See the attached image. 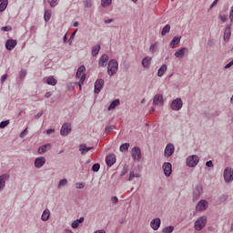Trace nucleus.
<instances>
[{"label": "nucleus", "mask_w": 233, "mask_h": 233, "mask_svg": "<svg viewBox=\"0 0 233 233\" xmlns=\"http://www.w3.org/2000/svg\"><path fill=\"white\" fill-rule=\"evenodd\" d=\"M105 86V80L99 78L95 82V94H99L101 90H103V87Z\"/></svg>", "instance_id": "13"}, {"label": "nucleus", "mask_w": 233, "mask_h": 233, "mask_svg": "<svg viewBox=\"0 0 233 233\" xmlns=\"http://www.w3.org/2000/svg\"><path fill=\"white\" fill-rule=\"evenodd\" d=\"M181 43V36H174L171 42L169 43L170 48H176L177 45Z\"/></svg>", "instance_id": "23"}, {"label": "nucleus", "mask_w": 233, "mask_h": 233, "mask_svg": "<svg viewBox=\"0 0 233 233\" xmlns=\"http://www.w3.org/2000/svg\"><path fill=\"white\" fill-rule=\"evenodd\" d=\"M163 233H173L174 232V227L172 226H168L167 228H165L163 230H162Z\"/></svg>", "instance_id": "42"}, {"label": "nucleus", "mask_w": 233, "mask_h": 233, "mask_svg": "<svg viewBox=\"0 0 233 233\" xmlns=\"http://www.w3.org/2000/svg\"><path fill=\"white\" fill-rule=\"evenodd\" d=\"M54 132H56L55 129H47V130H46V134H47L48 136H50V134H54Z\"/></svg>", "instance_id": "59"}, {"label": "nucleus", "mask_w": 233, "mask_h": 233, "mask_svg": "<svg viewBox=\"0 0 233 233\" xmlns=\"http://www.w3.org/2000/svg\"><path fill=\"white\" fill-rule=\"evenodd\" d=\"M131 156L135 161H141V148L134 147L131 150Z\"/></svg>", "instance_id": "9"}, {"label": "nucleus", "mask_w": 233, "mask_h": 233, "mask_svg": "<svg viewBox=\"0 0 233 233\" xmlns=\"http://www.w3.org/2000/svg\"><path fill=\"white\" fill-rule=\"evenodd\" d=\"M175 151H176V147H174V144L172 143L167 144L164 151L165 157H170Z\"/></svg>", "instance_id": "10"}, {"label": "nucleus", "mask_w": 233, "mask_h": 233, "mask_svg": "<svg viewBox=\"0 0 233 233\" xmlns=\"http://www.w3.org/2000/svg\"><path fill=\"white\" fill-rule=\"evenodd\" d=\"M129 147H130V144H128V143L122 144L119 147V150H120V152H127V151H128Z\"/></svg>", "instance_id": "37"}, {"label": "nucleus", "mask_w": 233, "mask_h": 233, "mask_svg": "<svg viewBox=\"0 0 233 233\" xmlns=\"http://www.w3.org/2000/svg\"><path fill=\"white\" fill-rule=\"evenodd\" d=\"M230 103H231V105H233V95L230 97Z\"/></svg>", "instance_id": "64"}, {"label": "nucleus", "mask_w": 233, "mask_h": 233, "mask_svg": "<svg viewBox=\"0 0 233 233\" xmlns=\"http://www.w3.org/2000/svg\"><path fill=\"white\" fill-rule=\"evenodd\" d=\"M8 179H10V175L8 174H3L0 176V192L5 190Z\"/></svg>", "instance_id": "11"}, {"label": "nucleus", "mask_w": 233, "mask_h": 233, "mask_svg": "<svg viewBox=\"0 0 233 233\" xmlns=\"http://www.w3.org/2000/svg\"><path fill=\"white\" fill-rule=\"evenodd\" d=\"M58 1L59 0H47V3H49L51 8H54L59 4Z\"/></svg>", "instance_id": "43"}, {"label": "nucleus", "mask_w": 233, "mask_h": 233, "mask_svg": "<svg viewBox=\"0 0 233 233\" xmlns=\"http://www.w3.org/2000/svg\"><path fill=\"white\" fill-rule=\"evenodd\" d=\"M165 101L163 100V95L157 94L153 98V105L155 106H163Z\"/></svg>", "instance_id": "14"}, {"label": "nucleus", "mask_w": 233, "mask_h": 233, "mask_svg": "<svg viewBox=\"0 0 233 233\" xmlns=\"http://www.w3.org/2000/svg\"><path fill=\"white\" fill-rule=\"evenodd\" d=\"M47 85H51V86H56L57 85V79H55L54 76H49L46 79Z\"/></svg>", "instance_id": "31"}, {"label": "nucleus", "mask_w": 233, "mask_h": 233, "mask_svg": "<svg viewBox=\"0 0 233 233\" xmlns=\"http://www.w3.org/2000/svg\"><path fill=\"white\" fill-rule=\"evenodd\" d=\"M165 72H167V65L164 64L158 69L157 76L158 77H163V76H165Z\"/></svg>", "instance_id": "30"}, {"label": "nucleus", "mask_w": 233, "mask_h": 233, "mask_svg": "<svg viewBox=\"0 0 233 233\" xmlns=\"http://www.w3.org/2000/svg\"><path fill=\"white\" fill-rule=\"evenodd\" d=\"M166 177L172 176V164L170 162H165L162 166Z\"/></svg>", "instance_id": "12"}, {"label": "nucleus", "mask_w": 233, "mask_h": 233, "mask_svg": "<svg viewBox=\"0 0 233 233\" xmlns=\"http://www.w3.org/2000/svg\"><path fill=\"white\" fill-rule=\"evenodd\" d=\"M207 221H208L207 216L199 217L195 221V226H194L195 230H198L199 232L202 229H204L205 227H207Z\"/></svg>", "instance_id": "3"}, {"label": "nucleus", "mask_w": 233, "mask_h": 233, "mask_svg": "<svg viewBox=\"0 0 233 233\" xmlns=\"http://www.w3.org/2000/svg\"><path fill=\"white\" fill-rule=\"evenodd\" d=\"M106 63H108V55L104 54L100 56L98 65L99 66H102V68H105V66H106Z\"/></svg>", "instance_id": "21"}, {"label": "nucleus", "mask_w": 233, "mask_h": 233, "mask_svg": "<svg viewBox=\"0 0 233 233\" xmlns=\"http://www.w3.org/2000/svg\"><path fill=\"white\" fill-rule=\"evenodd\" d=\"M50 17H52V11L45 10L44 20L46 21V23H48V21H50Z\"/></svg>", "instance_id": "34"}, {"label": "nucleus", "mask_w": 233, "mask_h": 233, "mask_svg": "<svg viewBox=\"0 0 233 233\" xmlns=\"http://www.w3.org/2000/svg\"><path fill=\"white\" fill-rule=\"evenodd\" d=\"M1 30L2 32H10V30H12V27L10 25L3 26Z\"/></svg>", "instance_id": "49"}, {"label": "nucleus", "mask_w": 233, "mask_h": 233, "mask_svg": "<svg viewBox=\"0 0 233 233\" xmlns=\"http://www.w3.org/2000/svg\"><path fill=\"white\" fill-rule=\"evenodd\" d=\"M158 46H159V43H157V42L152 44V45L149 46V52H150L151 54H156V52L157 51Z\"/></svg>", "instance_id": "32"}, {"label": "nucleus", "mask_w": 233, "mask_h": 233, "mask_svg": "<svg viewBox=\"0 0 233 233\" xmlns=\"http://www.w3.org/2000/svg\"><path fill=\"white\" fill-rule=\"evenodd\" d=\"M94 233H106L104 229L96 230Z\"/></svg>", "instance_id": "61"}, {"label": "nucleus", "mask_w": 233, "mask_h": 233, "mask_svg": "<svg viewBox=\"0 0 233 233\" xmlns=\"http://www.w3.org/2000/svg\"><path fill=\"white\" fill-rule=\"evenodd\" d=\"M170 108L175 112H179L183 108V100L181 98L174 99L170 104Z\"/></svg>", "instance_id": "6"}, {"label": "nucleus", "mask_w": 233, "mask_h": 233, "mask_svg": "<svg viewBox=\"0 0 233 233\" xmlns=\"http://www.w3.org/2000/svg\"><path fill=\"white\" fill-rule=\"evenodd\" d=\"M232 66H233V60L230 61L228 64H227V65L224 66V68H225L226 70H228V68H230Z\"/></svg>", "instance_id": "53"}, {"label": "nucleus", "mask_w": 233, "mask_h": 233, "mask_svg": "<svg viewBox=\"0 0 233 233\" xmlns=\"http://www.w3.org/2000/svg\"><path fill=\"white\" fill-rule=\"evenodd\" d=\"M28 128L24 129L21 133H20V137L23 139V137H25V136H26V134H28Z\"/></svg>", "instance_id": "50"}, {"label": "nucleus", "mask_w": 233, "mask_h": 233, "mask_svg": "<svg viewBox=\"0 0 233 233\" xmlns=\"http://www.w3.org/2000/svg\"><path fill=\"white\" fill-rule=\"evenodd\" d=\"M114 128H116V127H114V126L106 127L105 129L106 134H108V132H112V130H114Z\"/></svg>", "instance_id": "47"}, {"label": "nucleus", "mask_w": 233, "mask_h": 233, "mask_svg": "<svg viewBox=\"0 0 233 233\" xmlns=\"http://www.w3.org/2000/svg\"><path fill=\"white\" fill-rule=\"evenodd\" d=\"M219 19H220V21H222V23H225V21H227V15H219Z\"/></svg>", "instance_id": "54"}, {"label": "nucleus", "mask_w": 233, "mask_h": 233, "mask_svg": "<svg viewBox=\"0 0 233 233\" xmlns=\"http://www.w3.org/2000/svg\"><path fill=\"white\" fill-rule=\"evenodd\" d=\"M208 208V201L202 199L198 202L196 205L197 212H205Z\"/></svg>", "instance_id": "7"}, {"label": "nucleus", "mask_w": 233, "mask_h": 233, "mask_svg": "<svg viewBox=\"0 0 233 233\" xmlns=\"http://www.w3.org/2000/svg\"><path fill=\"white\" fill-rule=\"evenodd\" d=\"M141 65L143 68L148 70V68H150V66L152 65V58L150 56H145L142 59Z\"/></svg>", "instance_id": "18"}, {"label": "nucleus", "mask_w": 233, "mask_h": 233, "mask_svg": "<svg viewBox=\"0 0 233 233\" xmlns=\"http://www.w3.org/2000/svg\"><path fill=\"white\" fill-rule=\"evenodd\" d=\"M116 106H119V99H115L114 101H112L107 110H114Z\"/></svg>", "instance_id": "33"}, {"label": "nucleus", "mask_w": 233, "mask_h": 233, "mask_svg": "<svg viewBox=\"0 0 233 233\" xmlns=\"http://www.w3.org/2000/svg\"><path fill=\"white\" fill-rule=\"evenodd\" d=\"M43 116V111L38 112L35 116V119H39V117H41Z\"/></svg>", "instance_id": "56"}, {"label": "nucleus", "mask_w": 233, "mask_h": 233, "mask_svg": "<svg viewBox=\"0 0 233 233\" xmlns=\"http://www.w3.org/2000/svg\"><path fill=\"white\" fill-rule=\"evenodd\" d=\"M150 227L153 230H159L161 227V218H157L151 220Z\"/></svg>", "instance_id": "17"}, {"label": "nucleus", "mask_w": 233, "mask_h": 233, "mask_svg": "<svg viewBox=\"0 0 233 233\" xmlns=\"http://www.w3.org/2000/svg\"><path fill=\"white\" fill-rule=\"evenodd\" d=\"M83 4L86 8H92L94 2H92V0H83Z\"/></svg>", "instance_id": "40"}, {"label": "nucleus", "mask_w": 233, "mask_h": 233, "mask_svg": "<svg viewBox=\"0 0 233 233\" xmlns=\"http://www.w3.org/2000/svg\"><path fill=\"white\" fill-rule=\"evenodd\" d=\"M186 163L187 167L194 168V167H198V163H199V157H198V155H191L187 157Z\"/></svg>", "instance_id": "4"}, {"label": "nucleus", "mask_w": 233, "mask_h": 233, "mask_svg": "<svg viewBox=\"0 0 233 233\" xmlns=\"http://www.w3.org/2000/svg\"><path fill=\"white\" fill-rule=\"evenodd\" d=\"M106 167H112L116 164V156L114 154H109L106 157Z\"/></svg>", "instance_id": "19"}, {"label": "nucleus", "mask_w": 233, "mask_h": 233, "mask_svg": "<svg viewBox=\"0 0 233 233\" xmlns=\"http://www.w3.org/2000/svg\"><path fill=\"white\" fill-rule=\"evenodd\" d=\"M17 46V41L14 39H9L5 42L6 50H14Z\"/></svg>", "instance_id": "20"}, {"label": "nucleus", "mask_w": 233, "mask_h": 233, "mask_svg": "<svg viewBox=\"0 0 233 233\" xmlns=\"http://www.w3.org/2000/svg\"><path fill=\"white\" fill-rule=\"evenodd\" d=\"M206 167H208V168H212V167H214V163L212 162V160L206 162Z\"/></svg>", "instance_id": "52"}, {"label": "nucleus", "mask_w": 233, "mask_h": 233, "mask_svg": "<svg viewBox=\"0 0 233 233\" xmlns=\"http://www.w3.org/2000/svg\"><path fill=\"white\" fill-rule=\"evenodd\" d=\"M84 221H85V218H83V217L73 221L71 224L72 228H77L79 227V225H81V223H83Z\"/></svg>", "instance_id": "28"}, {"label": "nucleus", "mask_w": 233, "mask_h": 233, "mask_svg": "<svg viewBox=\"0 0 233 233\" xmlns=\"http://www.w3.org/2000/svg\"><path fill=\"white\" fill-rule=\"evenodd\" d=\"M99 50H101V45H96L92 47L91 54L93 57H96L97 54H99Z\"/></svg>", "instance_id": "29"}, {"label": "nucleus", "mask_w": 233, "mask_h": 233, "mask_svg": "<svg viewBox=\"0 0 233 233\" xmlns=\"http://www.w3.org/2000/svg\"><path fill=\"white\" fill-rule=\"evenodd\" d=\"M73 26H75V27L79 26V22H75V23L73 24Z\"/></svg>", "instance_id": "63"}, {"label": "nucleus", "mask_w": 233, "mask_h": 233, "mask_svg": "<svg viewBox=\"0 0 233 233\" xmlns=\"http://www.w3.org/2000/svg\"><path fill=\"white\" fill-rule=\"evenodd\" d=\"M10 125V120H5L0 123V128H6Z\"/></svg>", "instance_id": "45"}, {"label": "nucleus", "mask_w": 233, "mask_h": 233, "mask_svg": "<svg viewBox=\"0 0 233 233\" xmlns=\"http://www.w3.org/2000/svg\"><path fill=\"white\" fill-rule=\"evenodd\" d=\"M8 6V0H5L4 2L0 3V12H5L6 7Z\"/></svg>", "instance_id": "36"}, {"label": "nucleus", "mask_w": 233, "mask_h": 233, "mask_svg": "<svg viewBox=\"0 0 233 233\" xmlns=\"http://www.w3.org/2000/svg\"><path fill=\"white\" fill-rule=\"evenodd\" d=\"M119 69V64L117 60L111 59L107 64V74L112 77V76H116L117 74V70Z\"/></svg>", "instance_id": "1"}, {"label": "nucleus", "mask_w": 233, "mask_h": 233, "mask_svg": "<svg viewBox=\"0 0 233 233\" xmlns=\"http://www.w3.org/2000/svg\"><path fill=\"white\" fill-rule=\"evenodd\" d=\"M45 97H46V98L52 97V92H46V93L45 94Z\"/></svg>", "instance_id": "60"}, {"label": "nucleus", "mask_w": 233, "mask_h": 233, "mask_svg": "<svg viewBox=\"0 0 233 233\" xmlns=\"http://www.w3.org/2000/svg\"><path fill=\"white\" fill-rule=\"evenodd\" d=\"M111 201H112V203H114L115 205H117V203H119V198H117V197H112V198H111Z\"/></svg>", "instance_id": "51"}, {"label": "nucleus", "mask_w": 233, "mask_h": 233, "mask_svg": "<svg viewBox=\"0 0 233 233\" xmlns=\"http://www.w3.org/2000/svg\"><path fill=\"white\" fill-rule=\"evenodd\" d=\"M68 185V180L66 178H63L58 183V188H61L62 187H66Z\"/></svg>", "instance_id": "41"}, {"label": "nucleus", "mask_w": 233, "mask_h": 233, "mask_svg": "<svg viewBox=\"0 0 233 233\" xmlns=\"http://www.w3.org/2000/svg\"><path fill=\"white\" fill-rule=\"evenodd\" d=\"M65 233H74V231L72 229H65Z\"/></svg>", "instance_id": "62"}, {"label": "nucleus", "mask_w": 233, "mask_h": 233, "mask_svg": "<svg viewBox=\"0 0 233 233\" xmlns=\"http://www.w3.org/2000/svg\"><path fill=\"white\" fill-rule=\"evenodd\" d=\"M134 177H141V175H139V173H134V171H131L129 173V178H128V181H133L134 180Z\"/></svg>", "instance_id": "39"}, {"label": "nucleus", "mask_w": 233, "mask_h": 233, "mask_svg": "<svg viewBox=\"0 0 233 233\" xmlns=\"http://www.w3.org/2000/svg\"><path fill=\"white\" fill-rule=\"evenodd\" d=\"M7 78H8V75H6V74L3 75L1 77V82L3 83Z\"/></svg>", "instance_id": "57"}, {"label": "nucleus", "mask_w": 233, "mask_h": 233, "mask_svg": "<svg viewBox=\"0 0 233 233\" xmlns=\"http://www.w3.org/2000/svg\"><path fill=\"white\" fill-rule=\"evenodd\" d=\"M225 183H232L233 181V169L232 167H226L223 172Z\"/></svg>", "instance_id": "5"}, {"label": "nucleus", "mask_w": 233, "mask_h": 233, "mask_svg": "<svg viewBox=\"0 0 233 233\" xmlns=\"http://www.w3.org/2000/svg\"><path fill=\"white\" fill-rule=\"evenodd\" d=\"M25 76H26V70L22 69V70L20 71V73H19V77H20V79H23V78H25Z\"/></svg>", "instance_id": "46"}, {"label": "nucleus", "mask_w": 233, "mask_h": 233, "mask_svg": "<svg viewBox=\"0 0 233 233\" xmlns=\"http://www.w3.org/2000/svg\"><path fill=\"white\" fill-rule=\"evenodd\" d=\"M170 32V25H166L162 31H161V35H165L166 34H168Z\"/></svg>", "instance_id": "38"}, {"label": "nucleus", "mask_w": 233, "mask_h": 233, "mask_svg": "<svg viewBox=\"0 0 233 233\" xmlns=\"http://www.w3.org/2000/svg\"><path fill=\"white\" fill-rule=\"evenodd\" d=\"M186 54H188V48L181 47L175 52V57H177V59H183Z\"/></svg>", "instance_id": "15"}, {"label": "nucleus", "mask_w": 233, "mask_h": 233, "mask_svg": "<svg viewBox=\"0 0 233 233\" xmlns=\"http://www.w3.org/2000/svg\"><path fill=\"white\" fill-rule=\"evenodd\" d=\"M70 132H72V125H70V123L63 124L60 129V135L66 137V136H68Z\"/></svg>", "instance_id": "8"}, {"label": "nucleus", "mask_w": 233, "mask_h": 233, "mask_svg": "<svg viewBox=\"0 0 233 233\" xmlns=\"http://www.w3.org/2000/svg\"><path fill=\"white\" fill-rule=\"evenodd\" d=\"M86 70V67H85V66H81L78 67L76 71V79H79L78 86L80 90H81V85H85V80L86 79V74H85Z\"/></svg>", "instance_id": "2"}, {"label": "nucleus", "mask_w": 233, "mask_h": 233, "mask_svg": "<svg viewBox=\"0 0 233 233\" xmlns=\"http://www.w3.org/2000/svg\"><path fill=\"white\" fill-rule=\"evenodd\" d=\"M102 8H108V6H112V0H101Z\"/></svg>", "instance_id": "35"}, {"label": "nucleus", "mask_w": 233, "mask_h": 233, "mask_svg": "<svg viewBox=\"0 0 233 233\" xmlns=\"http://www.w3.org/2000/svg\"><path fill=\"white\" fill-rule=\"evenodd\" d=\"M219 0H214V2L211 4V5H210V8H214V6H216L217 5H218V2Z\"/></svg>", "instance_id": "58"}, {"label": "nucleus", "mask_w": 233, "mask_h": 233, "mask_svg": "<svg viewBox=\"0 0 233 233\" xmlns=\"http://www.w3.org/2000/svg\"><path fill=\"white\" fill-rule=\"evenodd\" d=\"M41 219L42 221H48L50 219V209L46 208L43 211Z\"/></svg>", "instance_id": "27"}, {"label": "nucleus", "mask_w": 233, "mask_h": 233, "mask_svg": "<svg viewBox=\"0 0 233 233\" xmlns=\"http://www.w3.org/2000/svg\"><path fill=\"white\" fill-rule=\"evenodd\" d=\"M99 168H101V165H99V163H96L92 166L93 172H99Z\"/></svg>", "instance_id": "44"}, {"label": "nucleus", "mask_w": 233, "mask_h": 233, "mask_svg": "<svg viewBox=\"0 0 233 233\" xmlns=\"http://www.w3.org/2000/svg\"><path fill=\"white\" fill-rule=\"evenodd\" d=\"M94 148L93 147H86V144H81L79 145V152L82 156H85V154H87V152H90Z\"/></svg>", "instance_id": "22"}, {"label": "nucleus", "mask_w": 233, "mask_h": 233, "mask_svg": "<svg viewBox=\"0 0 233 233\" xmlns=\"http://www.w3.org/2000/svg\"><path fill=\"white\" fill-rule=\"evenodd\" d=\"M105 25H110V23H114V19L109 18L104 21Z\"/></svg>", "instance_id": "55"}, {"label": "nucleus", "mask_w": 233, "mask_h": 233, "mask_svg": "<svg viewBox=\"0 0 233 233\" xmlns=\"http://www.w3.org/2000/svg\"><path fill=\"white\" fill-rule=\"evenodd\" d=\"M230 35H232V30L230 25H227L224 30V41H228L230 39Z\"/></svg>", "instance_id": "25"}, {"label": "nucleus", "mask_w": 233, "mask_h": 233, "mask_svg": "<svg viewBox=\"0 0 233 233\" xmlns=\"http://www.w3.org/2000/svg\"><path fill=\"white\" fill-rule=\"evenodd\" d=\"M201 194H203V187L202 186H197L195 187L194 192H193V198L195 199H198V198H199V196H201Z\"/></svg>", "instance_id": "24"}, {"label": "nucleus", "mask_w": 233, "mask_h": 233, "mask_svg": "<svg viewBox=\"0 0 233 233\" xmlns=\"http://www.w3.org/2000/svg\"><path fill=\"white\" fill-rule=\"evenodd\" d=\"M52 147L51 144H45L42 147H38V154H45L46 152H48V150H50V148Z\"/></svg>", "instance_id": "26"}, {"label": "nucleus", "mask_w": 233, "mask_h": 233, "mask_svg": "<svg viewBox=\"0 0 233 233\" xmlns=\"http://www.w3.org/2000/svg\"><path fill=\"white\" fill-rule=\"evenodd\" d=\"M45 163H46V158H45V157H38L35 159V167L43 168Z\"/></svg>", "instance_id": "16"}, {"label": "nucleus", "mask_w": 233, "mask_h": 233, "mask_svg": "<svg viewBox=\"0 0 233 233\" xmlns=\"http://www.w3.org/2000/svg\"><path fill=\"white\" fill-rule=\"evenodd\" d=\"M76 188H78V189H81V188H85V183H83V182H77L76 184Z\"/></svg>", "instance_id": "48"}]
</instances>
